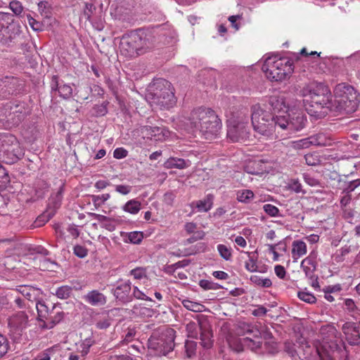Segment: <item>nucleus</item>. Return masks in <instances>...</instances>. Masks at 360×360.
Listing matches in <instances>:
<instances>
[{"mask_svg": "<svg viewBox=\"0 0 360 360\" xmlns=\"http://www.w3.org/2000/svg\"><path fill=\"white\" fill-rule=\"evenodd\" d=\"M252 124L258 134L269 136L276 126L282 129L299 131L304 127L306 118L297 103L291 105L283 98L272 97L269 105H255L252 109Z\"/></svg>", "mask_w": 360, "mask_h": 360, "instance_id": "nucleus-1", "label": "nucleus"}, {"mask_svg": "<svg viewBox=\"0 0 360 360\" xmlns=\"http://www.w3.org/2000/svg\"><path fill=\"white\" fill-rule=\"evenodd\" d=\"M184 129L189 131H199L206 139L214 138L221 129V124L217 114L207 108L194 109L188 117H181Z\"/></svg>", "mask_w": 360, "mask_h": 360, "instance_id": "nucleus-2", "label": "nucleus"}, {"mask_svg": "<svg viewBox=\"0 0 360 360\" xmlns=\"http://www.w3.org/2000/svg\"><path fill=\"white\" fill-rule=\"evenodd\" d=\"M155 41V37L151 32L141 30L132 31L121 38L120 53L126 57H136L153 49Z\"/></svg>", "mask_w": 360, "mask_h": 360, "instance_id": "nucleus-3", "label": "nucleus"}, {"mask_svg": "<svg viewBox=\"0 0 360 360\" xmlns=\"http://www.w3.org/2000/svg\"><path fill=\"white\" fill-rule=\"evenodd\" d=\"M330 92L320 94L316 91H307V94H304L303 103L309 115L320 118L327 113L328 109H331L333 107H342L340 103L338 105L333 103L332 99L330 98Z\"/></svg>", "mask_w": 360, "mask_h": 360, "instance_id": "nucleus-4", "label": "nucleus"}, {"mask_svg": "<svg viewBox=\"0 0 360 360\" xmlns=\"http://www.w3.org/2000/svg\"><path fill=\"white\" fill-rule=\"evenodd\" d=\"M262 70L269 80L281 82L290 77L293 67L288 58L272 56L265 60Z\"/></svg>", "mask_w": 360, "mask_h": 360, "instance_id": "nucleus-5", "label": "nucleus"}, {"mask_svg": "<svg viewBox=\"0 0 360 360\" xmlns=\"http://www.w3.org/2000/svg\"><path fill=\"white\" fill-rule=\"evenodd\" d=\"M23 155L17 139L11 134L0 133V160L12 164Z\"/></svg>", "mask_w": 360, "mask_h": 360, "instance_id": "nucleus-6", "label": "nucleus"}, {"mask_svg": "<svg viewBox=\"0 0 360 360\" xmlns=\"http://www.w3.org/2000/svg\"><path fill=\"white\" fill-rule=\"evenodd\" d=\"M19 25L14 22L13 15L0 12V43L10 46L20 36Z\"/></svg>", "mask_w": 360, "mask_h": 360, "instance_id": "nucleus-7", "label": "nucleus"}, {"mask_svg": "<svg viewBox=\"0 0 360 360\" xmlns=\"http://www.w3.org/2000/svg\"><path fill=\"white\" fill-rule=\"evenodd\" d=\"M144 95L146 101L151 105H157L162 108L168 109L173 107L176 98L173 91H146Z\"/></svg>", "mask_w": 360, "mask_h": 360, "instance_id": "nucleus-8", "label": "nucleus"}, {"mask_svg": "<svg viewBox=\"0 0 360 360\" xmlns=\"http://www.w3.org/2000/svg\"><path fill=\"white\" fill-rule=\"evenodd\" d=\"M148 138L156 141H165L172 139V133L164 127H144L143 129Z\"/></svg>", "mask_w": 360, "mask_h": 360, "instance_id": "nucleus-9", "label": "nucleus"}, {"mask_svg": "<svg viewBox=\"0 0 360 360\" xmlns=\"http://www.w3.org/2000/svg\"><path fill=\"white\" fill-rule=\"evenodd\" d=\"M227 127V136L231 141L237 142L243 138L245 128L243 123L236 122L230 119L228 120Z\"/></svg>", "mask_w": 360, "mask_h": 360, "instance_id": "nucleus-10", "label": "nucleus"}, {"mask_svg": "<svg viewBox=\"0 0 360 360\" xmlns=\"http://www.w3.org/2000/svg\"><path fill=\"white\" fill-rule=\"evenodd\" d=\"M343 333L350 345L360 343V332L359 326L354 323L348 322L342 326Z\"/></svg>", "mask_w": 360, "mask_h": 360, "instance_id": "nucleus-11", "label": "nucleus"}, {"mask_svg": "<svg viewBox=\"0 0 360 360\" xmlns=\"http://www.w3.org/2000/svg\"><path fill=\"white\" fill-rule=\"evenodd\" d=\"M316 257L317 253L312 251L305 257L300 264V268L304 272L307 277L313 278L314 271L316 269Z\"/></svg>", "mask_w": 360, "mask_h": 360, "instance_id": "nucleus-12", "label": "nucleus"}, {"mask_svg": "<svg viewBox=\"0 0 360 360\" xmlns=\"http://www.w3.org/2000/svg\"><path fill=\"white\" fill-rule=\"evenodd\" d=\"M131 283L129 281H121L117 283L113 293L120 301L127 302L131 300Z\"/></svg>", "mask_w": 360, "mask_h": 360, "instance_id": "nucleus-13", "label": "nucleus"}, {"mask_svg": "<svg viewBox=\"0 0 360 360\" xmlns=\"http://www.w3.org/2000/svg\"><path fill=\"white\" fill-rule=\"evenodd\" d=\"M230 347L236 352H240L244 349L245 347L250 348L252 350H257L261 347V342L259 340H253L251 338L246 337L242 339H239L238 343L235 345L233 341L229 340Z\"/></svg>", "mask_w": 360, "mask_h": 360, "instance_id": "nucleus-14", "label": "nucleus"}, {"mask_svg": "<svg viewBox=\"0 0 360 360\" xmlns=\"http://www.w3.org/2000/svg\"><path fill=\"white\" fill-rule=\"evenodd\" d=\"M307 252V244L302 240H295L292 243V258L293 262H297L298 259L305 255Z\"/></svg>", "mask_w": 360, "mask_h": 360, "instance_id": "nucleus-15", "label": "nucleus"}, {"mask_svg": "<svg viewBox=\"0 0 360 360\" xmlns=\"http://www.w3.org/2000/svg\"><path fill=\"white\" fill-rule=\"evenodd\" d=\"M191 162L188 160H184L182 158L171 157L168 158L163 164V166L166 169H185L190 167Z\"/></svg>", "mask_w": 360, "mask_h": 360, "instance_id": "nucleus-16", "label": "nucleus"}, {"mask_svg": "<svg viewBox=\"0 0 360 360\" xmlns=\"http://www.w3.org/2000/svg\"><path fill=\"white\" fill-rule=\"evenodd\" d=\"M84 300L93 306L103 305L106 302L105 296L98 290H91L85 296Z\"/></svg>", "mask_w": 360, "mask_h": 360, "instance_id": "nucleus-17", "label": "nucleus"}, {"mask_svg": "<svg viewBox=\"0 0 360 360\" xmlns=\"http://www.w3.org/2000/svg\"><path fill=\"white\" fill-rule=\"evenodd\" d=\"M18 291L30 301H37V297L41 295V290L39 288L30 285H20Z\"/></svg>", "mask_w": 360, "mask_h": 360, "instance_id": "nucleus-18", "label": "nucleus"}, {"mask_svg": "<svg viewBox=\"0 0 360 360\" xmlns=\"http://www.w3.org/2000/svg\"><path fill=\"white\" fill-rule=\"evenodd\" d=\"M167 333V340L165 342L161 345V348L160 349L158 353L160 354L166 355L169 352L173 350L174 347V330L172 329H168L166 331Z\"/></svg>", "mask_w": 360, "mask_h": 360, "instance_id": "nucleus-19", "label": "nucleus"}, {"mask_svg": "<svg viewBox=\"0 0 360 360\" xmlns=\"http://www.w3.org/2000/svg\"><path fill=\"white\" fill-rule=\"evenodd\" d=\"M199 327L201 330V345L203 347L209 349L212 346V335L210 328L207 324H200Z\"/></svg>", "mask_w": 360, "mask_h": 360, "instance_id": "nucleus-20", "label": "nucleus"}, {"mask_svg": "<svg viewBox=\"0 0 360 360\" xmlns=\"http://www.w3.org/2000/svg\"><path fill=\"white\" fill-rule=\"evenodd\" d=\"M213 197L211 195H207L205 198L196 202H192L198 212H207L212 207Z\"/></svg>", "mask_w": 360, "mask_h": 360, "instance_id": "nucleus-21", "label": "nucleus"}, {"mask_svg": "<svg viewBox=\"0 0 360 360\" xmlns=\"http://www.w3.org/2000/svg\"><path fill=\"white\" fill-rule=\"evenodd\" d=\"M309 140L312 141L311 143L315 146H327L332 144L331 139L322 133L310 136Z\"/></svg>", "mask_w": 360, "mask_h": 360, "instance_id": "nucleus-22", "label": "nucleus"}, {"mask_svg": "<svg viewBox=\"0 0 360 360\" xmlns=\"http://www.w3.org/2000/svg\"><path fill=\"white\" fill-rule=\"evenodd\" d=\"M148 87L154 90H170L172 84L163 78H154L149 84Z\"/></svg>", "mask_w": 360, "mask_h": 360, "instance_id": "nucleus-23", "label": "nucleus"}, {"mask_svg": "<svg viewBox=\"0 0 360 360\" xmlns=\"http://www.w3.org/2000/svg\"><path fill=\"white\" fill-rule=\"evenodd\" d=\"M255 194L250 189H241L236 192V199L241 203H250L254 198Z\"/></svg>", "mask_w": 360, "mask_h": 360, "instance_id": "nucleus-24", "label": "nucleus"}, {"mask_svg": "<svg viewBox=\"0 0 360 360\" xmlns=\"http://www.w3.org/2000/svg\"><path fill=\"white\" fill-rule=\"evenodd\" d=\"M141 209V203L136 200H130L122 206L123 211L131 214H138Z\"/></svg>", "mask_w": 360, "mask_h": 360, "instance_id": "nucleus-25", "label": "nucleus"}, {"mask_svg": "<svg viewBox=\"0 0 360 360\" xmlns=\"http://www.w3.org/2000/svg\"><path fill=\"white\" fill-rule=\"evenodd\" d=\"M27 317L23 312H20L9 319L8 324L15 328L22 327L26 324Z\"/></svg>", "mask_w": 360, "mask_h": 360, "instance_id": "nucleus-26", "label": "nucleus"}, {"mask_svg": "<svg viewBox=\"0 0 360 360\" xmlns=\"http://www.w3.org/2000/svg\"><path fill=\"white\" fill-rule=\"evenodd\" d=\"M181 303L186 309L194 312H202L205 311V307L200 302L184 299L181 301Z\"/></svg>", "mask_w": 360, "mask_h": 360, "instance_id": "nucleus-27", "label": "nucleus"}, {"mask_svg": "<svg viewBox=\"0 0 360 360\" xmlns=\"http://www.w3.org/2000/svg\"><path fill=\"white\" fill-rule=\"evenodd\" d=\"M248 259L245 262V269L250 272H255L257 271V258L250 252H245Z\"/></svg>", "mask_w": 360, "mask_h": 360, "instance_id": "nucleus-28", "label": "nucleus"}, {"mask_svg": "<svg viewBox=\"0 0 360 360\" xmlns=\"http://www.w3.org/2000/svg\"><path fill=\"white\" fill-rule=\"evenodd\" d=\"M22 88V82L18 77L6 76V89H18Z\"/></svg>", "mask_w": 360, "mask_h": 360, "instance_id": "nucleus-29", "label": "nucleus"}, {"mask_svg": "<svg viewBox=\"0 0 360 360\" xmlns=\"http://www.w3.org/2000/svg\"><path fill=\"white\" fill-rule=\"evenodd\" d=\"M143 238V234L141 231H131L127 233V238L124 241L133 244H139L142 241Z\"/></svg>", "mask_w": 360, "mask_h": 360, "instance_id": "nucleus-30", "label": "nucleus"}, {"mask_svg": "<svg viewBox=\"0 0 360 360\" xmlns=\"http://www.w3.org/2000/svg\"><path fill=\"white\" fill-rule=\"evenodd\" d=\"M219 255L226 261H230L232 258V249L223 244H219L217 247Z\"/></svg>", "mask_w": 360, "mask_h": 360, "instance_id": "nucleus-31", "label": "nucleus"}, {"mask_svg": "<svg viewBox=\"0 0 360 360\" xmlns=\"http://www.w3.org/2000/svg\"><path fill=\"white\" fill-rule=\"evenodd\" d=\"M36 309L39 319H46L49 314V307L44 301H37L36 302Z\"/></svg>", "mask_w": 360, "mask_h": 360, "instance_id": "nucleus-32", "label": "nucleus"}, {"mask_svg": "<svg viewBox=\"0 0 360 360\" xmlns=\"http://www.w3.org/2000/svg\"><path fill=\"white\" fill-rule=\"evenodd\" d=\"M250 281L253 283L264 288H269L272 284L271 281L269 278H262L257 275L251 276Z\"/></svg>", "mask_w": 360, "mask_h": 360, "instance_id": "nucleus-33", "label": "nucleus"}, {"mask_svg": "<svg viewBox=\"0 0 360 360\" xmlns=\"http://www.w3.org/2000/svg\"><path fill=\"white\" fill-rule=\"evenodd\" d=\"M72 292V288L68 285H63L58 288L56 292V295L58 298L67 299Z\"/></svg>", "mask_w": 360, "mask_h": 360, "instance_id": "nucleus-34", "label": "nucleus"}, {"mask_svg": "<svg viewBox=\"0 0 360 360\" xmlns=\"http://www.w3.org/2000/svg\"><path fill=\"white\" fill-rule=\"evenodd\" d=\"M304 158L308 165L315 166L321 162L320 157L316 153L307 154Z\"/></svg>", "mask_w": 360, "mask_h": 360, "instance_id": "nucleus-35", "label": "nucleus"}, {"mask_svg": "<svg viewBox=\"0 0 360 360\" xmlns=\"http://www.w3.org/2000/svg\"><path fill=\"white\" fill-rule=\"evenodd\" d=\"M278 245H269V253L273 255V260L276 262L279 260L280 255L277 252V249L285 252V246L283 245L282 247H278Z\"/></svg>", "mask_w": 360, "mask_h": 360, "instance_id": "nucleus-36", "label": "nucleus"}, {"mask_svg": "<svg viewBox=\"0 0 360 360\" xmlns=\"http://www.w3.org/2000/svg\"><path fill=\"white\" fill-rule=\"evenodd\" d=\"M130 275L137 280L147 279L146 271L142 267H138L131 270Z\"/></svg>", "mask_w": 360, "mask_h": 360, "instance_id": "nucleus-37", "label": "nucleus"}, {"mask_svg": "<svg viewBox=\"0 0 360 360\" xmlns=\"http://www.w3.org/2000/svg\"><path fill=\"white\" fill-rule=\"evenodd\" d=\"M9 183V176L3 167H0V191L4 189Z\"/></svg>", "mask_w": 360, "mask_h": 360, "instance_id": "nucleus-38", "label": "nucleus"}, {"mask_svg": "<svg viewBox=\"0 0 360 360\" xmlns=\"http://www.w3.org/2000/svg\"><path fill=\"white\" fill-rule=\"evenodd\" d=\"M264 211L270 217L280 216V211L278 208L271 204H266L263 206Z\"/></svg>", "mask_w": 360, "mask_h": 360, "instance_id": "nucleus-39", "label": "nucleus"}, {"mask_svg": "<svg viewBox=\"0 0 360 360\" xmlns=\"http://www.w3.org/2000/svg\"><path fill=\"white\" fill-rule=\"evenodd\" d=\"M298 297L307 303H314L316 302V297L315 296L309 292L307 291H302L298 292Z\"/></svg>", "mask_w": 360, "mask_h": 360, "instance_id": "nucleus-40", "label": "nucleus"}, {"mask_svg": "<svg viewBox=\"0 0 360 360\" xmlns=\"http://www.w3.org/2000/svg\"><path fill=\"white\" fill-rule=\"evenodd\" d=\"M197 344L193 340H187L185 343L186 353L188 357H192L195 352Z\"/></svg>", "mask_w": 360, "mask_h": 360, "instance_id": "nucleus-41", "label": "nucleus"}, {"mask_svg": "<svg viewBox=\"0 0 360 360\" xmlns=\"http://www.w3.org/2000/svg\"><path fill=\"white\" fill-rule=\"evenodd\" d=\"M94 340L91 338H86L80 345L81 353L83 356L88 354L89 348L93 345Z\"/></svg>", "mask_w": 360, "mask_h": 360, "instance_id": "nucleus-42", "label": "nucleus"}, {"mask_svg": "<svg viewBox=\"0 0 360 360\" xmlns=\"http://www.w3.org/2000/svg\"><path fill=\"white\" fill-rule=\"evenodd\" d=\"M8 347V342L6 338L0 333V358L7 353Z\"/></svg>", "mask_w": 360, "mask_h": 360, "instance_id": "nucleus-43", "label": "nucleus"}, {"mask_svg": "<svg viewBox=\"0 0 360 360\" xmlns=\"http://www.w3.org/2000/svg\"><path fill=\"white\" fill-rule=\"evenodd\" d=\"M117 223L115 220L112 219H105L102 222V226L104 229L109 231L115 230Z\"/></svg>", "mask_w": 360, "mask_h": 360, "instance_id": "nucleus-44", "label": "nucleus"}, {"mask_svg": "<svg viewBox=\"0 0 360 360\" xmlns=\"http://www.w3.org/2000/svg\"><path fill=\"white\" fill-rule=\"evenodd\" d=\"M132 295L135 298H136L138 300L152 301V299L150 297H148L146 295V293H144L143 291L140 290L136 286L134 287Z\"/></svg>", "mask_w": 360, "mask_h": 360, "instance_id": "nucleus-45", "label": "nucleus"}, {"mask_svg": "<svg viewBox=\"0 0 360 360\" xmlns=\"http://www.w3.org/2000/svg\"><path fill=\"white\" fill-rule=\"evenodd\" d=\"M199 285L204 290H216L217 289V284L205 279L199 281Z\"/></svg>", "mask_w": 360, "mask_h": 360, "instance_id": "nucleus-46", "label": "nucleus"}, {"mask_svg": "<svg viewBox=\"0 0 360 360\" xmlns=\"http://www.w3.org/2000/svg\"><path fill=\"white\" fill-rule=\"evenodd\" d=\"M288 188L297 193H302V185L299 181L292 179L288 184Z\"/></svg>", "mask_w": 360, "mask_h": 360, "instance_id": "nucleus-47", "label": "nucleus"}, {"mask_svg": "<svg viewBox=\"0 0 360 360\" xmlns=\"http://www.w3.org/2000/svg\"><path fill=\"white\" fill-rule=\"evenodd\" d=\"M96 6L91 3H86L84 14L87 20H90L91 15L96 11Z\"/></svg>", "mask_w": 360, "mask_h": 360, "instance_id": "nucleus-48", "label": "nucleus"}, {"mask_svg": "<svg viewBox=\"0 0 360 360\" xmlns=\"http://www.w3.org/2000/svg\"><path fill=\"white\" fill-rule=\"evenodd\" d=\"M10 8L15 15H19L22 13L23 7L20 1H13L10 3Z\"/></svg>", "mask_w": 360, "mask_h": 360, "instance_id": "nucleus-49", "label": "nucleus"}, {"mask_svg": "<svg viewBox=\"0 0 360 360\" xmlns=\"http://www.w3.org/2000/svg\"><path fill=\"white\" fill-rule=\"evenodd\" d=\"M110 198V194L104 193L100 195L94 196L93 200L97 205H101Z\"/></svg>", "mask_w": 360, "mask_h": 360, "instance_id": "nucleus-50", "label": "nucleus"}, {"mask_svg": "<svg viewBox=\"0 0 360 360\" xmlns=\"http://www.w3.org/2000/svg\"><path fill=\"white\" fill-rule=\"evenodd\" d=\"M311 142L312 141L309 140V137L303 139L295 142V147L298 148H307L311 146H313Z\"/></svg>", "mask_w": 360, "mask_h": 360, "instance_id": "nucleus-51", "label": "nucleus"}, {"mask_svg": "<svg viewBox=\"0 0 360 360\" xmlns=\"http://www.w3.org/2000/svg\"><path fill=\"white\" fill-rule=\"evenodd\" d=\"M128 152L124 148H117L113 152V157L116 159H122L127 156Z\"/></svg>", "mask_w": 360, "mask_h": 360, "instance_id": "nucleus-52", "label": "nucleus"}, {"mask_svg": "<svg viewBox=\"0 0 360 360\" xmlns=\"http://www.w3.org/2000/svg\"><path fill=\"white\" fill-rule=\"evenodd\" d=\"M74 253L80 258H84L87 255V250L82 245H75L74 248Z\"/></svg>", "mask_w": 360, "mask_h": 360, "instance_id": "nucleus-53", "label": "nucleus"}, {"mask_svg": "<svg viewBox=\"0 0 360 360\" xmlns=\"http://www.w3.org/2000/svg\"><path fill=\"white\" fill-rule=\"evenodd\" d=\"M131 190V186L127 185H117L115 187V191L122 195H127Z\"/></svg>", "mask_w": 360, "mask_h": 360, "instance_id": "nucleus-54", "label": "nucleus"}, {"mask_svg": "<svg viewBox=\"0 0 360 360\" xmlns=\"http://www.w3.org/2000/svg\"><path fill=\"white\" fill-rule=\"evenodd\" d=\"M27 19H28L30 25L34 31L41 30V25L40 24V22H37L35 19H34L31 16H28Z\"/></svg>", "mask_w": 360, "mask_h": 360, "instance_id": "nucleus-55", "label": "nucleus"}, {"mask_svg": "<svg viewBox=\"0 0 360 360\" xmlns=\"http://www.w3.org/2000/svg\"><path fill=\"white\" fill-rule=\"evenodd\" d=\"M53 351V348H49L45 350L43 353L39 354L36 358V360H51V352Z\"/></svg>", "mask_w": 360, "mask_h": 360, "instance_id": "nucleus-56", "label": "nucleus"}, {"mask_svg": "<svg viewBox=\"0 0 360 360\" xmlns=\"http://www.w3.org/2000/svg\"><path fill=\"white\" fill-rule=\"evenodd\" d=\"M274 271H275L276 275L280 278H283L285 276V274H286L285 269L281 265H276L274 267Z\"/></svg>", "mask_w": 360, "mask_h": 360, "instance_id": "nucleus-57", "label": "nucleus"}, {"mask_svg": "<svg viewBox=\"0 0 360 360\" xmlns=\"http://www.w3.org/2000/svg\"><path fill=\"white\" fill-rule=\"evenodd\" d=\"M304 179L305 182L311 186H316L319 184V181L317 179H314V177L308 174L304 175Z\"/></svg>", "mask_w": 360, "mask_h": 360, "instance_id": "nucleus-58", "label": "nucleus"}, {"mask_svg": "<svg viewBox=\"0 0 360 360\" xmlns=\"http://www.w3.org/2000/svg\"><path fill=\"white\" fill-rule=\"evenodd\" d=\"M213 276L219 280H226L228 278L229 275L223 271H215L212 274Z\"/></svg>", "mask_w": 360, "mask_h": 360, "instance_id": "nucleus-59", "label": "nucleus"}, {"mask_svg": "<svg viewBox=\"0 0 360 360\" xmlns=\"http://www.w3.org/2000/svg\"><path fill=\"white\" fill-rule=\"evenodd\" d=\"M360 186V179H357L352 181H350L348 187L347 188V192L353 191L356 187Z\"/></svg>", "mask_w": 360, "mask_h": 360, "instance_id": "nucleus-60", "label": "nucleus"}, {"mask_svg": "<svg viewBox=\"0 0 360 360\" xmlns=\"http://www.w3.org/2000/svg\"><path fill=\"white\" fill-rule=\"evenodd\" d=\"M59 78L57 75H53L51 78V90H58L60 88L58 84Z\"/></svg>", "mask_w": 360, "mask_h": 360, "instance_id": "nucleus-61", "label": "nucleus"}, {"mask_svg": "<svg viewBox=\"0 0 360 360\" xmlns=\"http://www.w3.org/2000/svg\"><path fill=\"white\" fill-rule=\"evenodd\" d=\"M234 242L237 245L241 248H245L247 246V243L245 239L240 236H238L235 238Z\"/></svg>", "mask_w": 360, "mask_h": 360, "instance_id": "nucleus-62", "label": "nucleus"}, {"mask_svg": "<svg viewBox=\"0 0 360 360\" xmlns=\"http://www.w3.org/2000/svg\"><path fill=\"white\" fill-rule=\"evenodd\" d=\"M184 228L186 232L191 233L195 231L197 226L196 224L193 222H188L185 224Z\"/></svg>", "mask_w": 360, "mask_h": 360, "instance_id": "nucleus-63", "label": "nucleus"}, {"mask_svg": "<svg viewBox=\"0 0 360 360\" xmlns=\"http://www.w3.org/2000/svg\"><path fill=\"white\" fill-rule=\"evenodd\" d=\"M305 239L311 244L316 243L319 240V236L317 234H311L307 237Z\"/></svg>", "mask_w": 360, "mask_h": 360, "instance_id": "nucleus-64", "label": "nucleus"}]
</instances>
